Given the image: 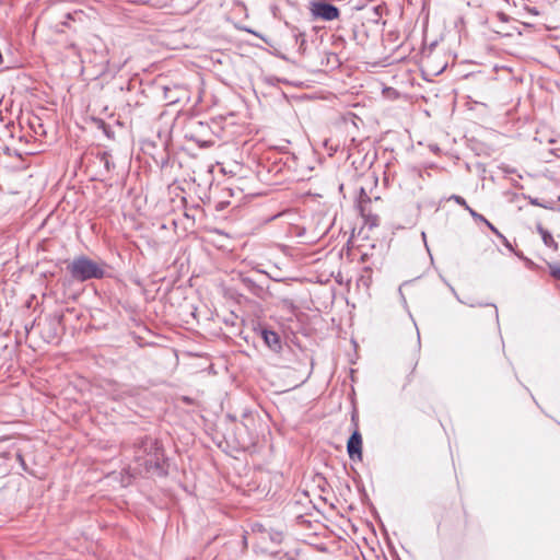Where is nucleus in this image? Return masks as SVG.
<instances>
[{
  "mask_svg": "<svg viewBox=\"0 0 560 560\" xmlns=\"http://www.w3.org/2000/svg\"><path fill=\"white\" fill-rule=\"evenodd\" d=\"M347 450L351 459H361L362 457V438L358 431H354L350 436Z\"/></svg>",
  "mask_w": 560,
  "mask_h": 560,
  "instance_id": "nucleus-4",
  "label": "nucleus"
},
{
  "mask_svg": "<svg viewBox=\"0 0 560 560\" xmlns=\"http://www.w3.org/2000/svg\"><path fill=\"white\" fill-rule=\"evenodd\" d=\"M68 270L77 281L101 279L105 273L102 266L85 256L75 257L68 266Z\"/></svg>",
  "mask_w": 560,
  "mask_h": 560,
  "instance_id": "nucleus-2",
  "label": "nucleus"
},
{
  "mask_svg": "<svg viewBox=\"0 0 560 560\" xmlns=\"http://www.w3.org/2000/svg\"><path fill=\"white\" fill-rule=\"evenodd\" d=\"M451 199L455 200V202L462 207H464L466 210L469 209V206L467 205L466 200L457 195H454L451 197Z\"/></svg>",
  "mask_w": 560,
  "mask_h": 560,
  "instance_id": "nucleus-8",
  "label": "nucleus"
},
{
  "mask_svg": "<svg viewBox=\"0 0 560 560\" xmlns=\"http://www.w3.org/2000/svg\"><path fill=\"white\" fill-rule=\"evenodd\" d=\"M163 459V452L156 441L145 439L141 441V445L136 451L135 460L137 463L136 470L145 472L159 470Z\"/></svg>",
  "mask_w": 560,
  "mask_h": 560,
  "instance_id": "nucleus-1",
  "label": "nucleus"
},
{
  "mask_svg": "<svg viewBox=\"0 0 560 560\" xmlns=\"http://www.w3.org/2000/svg\"><path fill=\"white\" fill-rule=\"evenodd\" d=\"M311 13L314 19L323 21H334L339 18V9L323 1L313 2L311 4Z\"/></svg>",
  "mask_w": 560,
  "mask_h": 560,
  "instance_id": "nucleus-3",
  "label": "nucleus"
},
{
  "mask_svg": "<svg viewBox=\"0 0 560 560\" xmlns=\"http://www.w3.org/2000/svg\"><path fill=\"white\" fill-rule=\"evenodd\" d=\"M485 223L488 225V228L494 233L497 234L499 237L503 238L504 240V243L508 247H511V245L509 244V242L506 241V238H504V236L486 219Z\"/></svg>",
  "mask_w": 560,
  "mask_h": 560,
  "instance_id": "nucleus-7",
  "label": "nucleus"
},
{
  "mask_svg": "<svg viewBox=\"0 0 560 560\" xmlns=\"http://www.w3.org/2000/svg\"><path fill=\"white\" fill-rule=\"evenodd\" d=\"M538 232L541 235L542 242L546 246L557 249L558 244L555 242L552 235L547 230H545L542 226H538Z\"/></svg>",
  "mask_w": 560,
  "mask_h": 560,
  "instance_id": "nucleus-6",
  "label": "nucleus"
},
{
  "mask_svg": "<svg viewBox=\"0 0 560 560\" xmlns=\"http://www.w3.org/2000/svg\"><path fill=\"white\" fill-rule=\"evenodd\" d=\"M551 275L556 279L560 280V267H555L551 269Z\"/></svg>",
  "mask_w": 560,
  "mask_h": 560,
  "instance_id": "nucleus-10",
  "label": "nucleus"
},
{
  "mask_svg": "<svg viewBox=\"0 0 560 560\" xmlns=\"http://www.w3.org/2000/svg\"><path fill=\"white\" fill-rule=\"evenodd\" d=\"M260 335L264 342L269 349H271L275 352L281 351L282 345L280 336L276 331L264 328L261 329Z\"/></svg>",
  "mask_w": 560,
  "mask_h": 560,
  "instance_id": "nucleus-5",
  "label": "nucleus"
},
{
  "mask_svg": "<svg viewBox=\"0 0 560 560\" xmlns=\"http://www.w3.org/2000/svg\"><path fill=\"white\" fill-rule=\"evenodd\" d=\"M467 211L470 213V215H471L472 218H475V219H477V220H480V221H482V222H485V221H486V218H483L481 214L477 213V212H476L474 209H471L470 207H469V209H467Z\"/></svg>",
  "mask_w": 560,
  "mask_h": 560,
  "instance_id": "nucleus-9",
  "label": "nucleus"
}]
</instances>
